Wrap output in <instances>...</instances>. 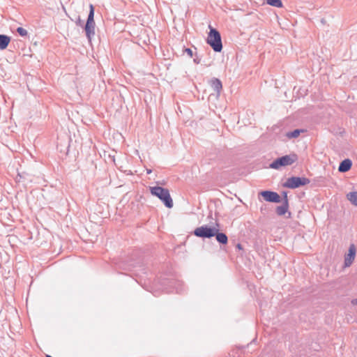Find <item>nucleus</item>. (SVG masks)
I'll use <instances>...</instances> for the list:
<instances>
[{"mask_svg": "<svg viewBox=\"0 0 357 357\" xmlns=\"http://www.w3.org/2000/svg\"><path fill=\"white\" fill-rule=\"evenodd\" d=\"M351 161L349 159L344 160L338 167V170L340 172H346L349 171L351 167Z\"/></svg>", "mask_w": 357, "mask_h": 357, "instance_id": "obj_9", "label": "nucleus"}, {"mask_svg": "<svg viewBox=\"0 0 357 357\" xmlns=\"http://www.w3.org/2000/svg\"><path fill=\"white\" fill-rule=\"evenodd\" d=\"M298 160V156L296 153H291L277 158L271 165L270 167L275 169H278L282 167L291 165Z\"/></svg>", "mask_w": 357, "mask_h": 357, "instance_id": "obj_4", "label": "nucleus"}, {"mask_svg": "<svg viewBox=\"0 0 357 357\" xmlns=\"http://www.w3.org/2000/svg\"><path fill=\"white\" fill-rule=\"evenodd\" d=\"M185 52L192 56V52L190 49H189V48L185 49Z\"/></svg>", "mask_w": 357, "mask_h": 357, "instance_id": "obj_18", "label": "nucleus"}, {"mask_svg": "<svg viewBox=\"0 0 357 357\" xmlns=\"http://www.w3.org/2000/svg\"><path fill=\"white\" fill-rule=\"evenodd\" d=\"M149 190L151 193L158 197L166 207L169 208L173 207V201L167 189L162 187H150Z\"/></svg>", "mask_w": 357, "mask_h": 357, "instance_id": "obj_1", "label": "nucleus"}, {"mask_svg": "<svg viewBox=\"0 0 357 357\" xmlns=\"http://www.w3.org/2000/svg\"><path fill=\"white\" fill-rule=\"evenodd\" d=\"M17 33H18L21 36H27V33H27V31H26L25 29L22 28V27H18V28L17 29Z\"/></svg>", "mask_w": 357, "mask_h": 357, "instance_id": "obj_17", "label": "nucleus"}, {"mask_svg": "<svg viewBox=\"0 0 357 357\" xmlns=\"http://www.w3.org/2000/svg\"><path fill=\"white\" fill-rule=\"evenodd\" d=\"M151 172V170H147V173L150 174Z\"/></svg>", "mask_w": 357, "mask_h": 357, "instance_id": "obj_21", "label": "nucleus"}, {"mask_svg": "<svg viewBox=\"0 0 357 357\" xmlns=\"http://www.w3.org/2000/svg\"><path fill=\"white\" fill-rule=\"evenodd\" d=\"M310 183V180L305 177H296L293 176L289 178L283 184V186L288 188H296L302 185H305Z\"/></svg>", "mask_w": 357, "mask_h": 357, "instance_id": "obj_6", "label": "nucleus"}, {"mask_svg": "<svg viewBox=\"0 0 357 357\" xmlns=\"http://www.w3.org/2000/svg\"><path fill=\"white\" fill-rule=\"evenodd\" d=\"M210 32L207 38V43L213 48L215 52H220L222 49V44L220 33L211 25H209Z\"/></svg>", "mask_w": 357, "mask_h": 357, "instance_id": "obj_2", "label": "nucleus"}, {"mask_svg": "<svg viewBox=\"0 0 357 357\" xmlns=\"http://www.w3.org/2000/svg\"><path fill=\"white\" fill-rule=\"evenodd\" d=\"M285 199L286 200L284 204L282 206H278L276 208V212L279 215H284L288 210V202L287 199V195H285Z\"/></svg>", "mask_w": 357, "mask_h": 357, "instance_id": "obj_12", "label": "nucleus"}, {"mask_svg": "<svg viewBox=\"0 0 357 357\" xmlns=\"http://www.w3.org/2000/svg\"><path fill=\"white\" fill-rule=\"evenodd\" d=\"M85 31L87 38L91 40L95 34L94 8L90 5V12L85 25Z\"/></svg>", "mask_w": 357, "mask_h": 357, "instance_id": "obj_5", "label": "nucleus"}, {"mask_svg": "<svg viewBox=\"0 0 357 357\" xmlns=\"http://www.w3.org/2000/svg\"><path fill=\"white\" fill-rule=\"evenodd\" d=\"M216 240L222 244H227L228 241L227 236L224 233H220L219 231H217V233L215 235Z\"/></svg>", "mask_w": 357, "mask_h": 357, "instance_id": "obj_13", "label": "nucleus"}, {"mask_svg": "<svg viewBox=\"0 0 357 357\" xmlns=\"http://www.w3.org/2000/svg\"><path fill=\"white\" fill-rule=\"evenodd\" d=\"M347 199L354 206H357V192H351L347 195Z\"/></svg>", "mask_w": 357, "mask_h": 357, "instance_id": "obj_14", "label": "nucleus"}, {"mask_svg": "<svg viewBox=\"0 0 357 357\" xmlns=\"http://www.w3.org/2000/svg\"><path fill=\"white\" fill-rule=\"evenodd\" d=\"M356 248L354 244H351L349 248L348 253L344 257V268L349 267L356 257Z\"/></svg>", "mask_w": 357, "mask_h": 357, "instance_id": "obj_7", "label": "nucleus"}, {"mask_svg": "<svg viewBox=\"0 0 357 357\" xmlns=\"http://www.w3.org/2000/svg\"><path fill=\"white\" fill-rule=\"evenodd\" d=\"M352 304L353 305H357V298L356 299H354L351 301Z\"/></svg>", "mask_w": 357, "mask_h": 357, "instance_id": "obj_19", "label": "nucleus"}, {"mask_svg": "<svg viewBox=\"0 0 357 357\" xmlns=\"http://www.w3.org/2000/svg\"><path fill=\"white\" fill-rule=\"evenodd\" d=\"M259 194L267 202L274 203H279L280 202V197L277 192L271 191H261Z\"/></svg>", "mask_w": 357, "mask_h": 357, "instance_id": "obj_8", "label": "nucleus"}, {"mask_svg": "<svg viewBox=\"0 0 357 357\" xmlns=\"http://www.w3.org/2000/svg\"><path fill=\"white\" fill-rule=\"evenodd\" d=\"M211 85L214 91H215L218 94L222 89V85L220 80L217 78H214L211 81Z\"/></svg>", "mask_w": 357, "mask_h": 357, "instance_id": "obj_10", "label": "nucleus"}, {"mask_svg": "<svg viewBox=\"0 0 357 357\" xmlns=\"http://www.w3.org/2000/svg\"><path fill=\"white\" fill-rule=\"evenodd\" d=\"M220 231V227L218 223H215L213 227L204 225L196 228L194 231V234L200 238H211L215 236L217 231Z\"/></svg>", "mask_w": 357, "mask_h": 357, "instance_id": "obj_3", "label": "nucleus"}, {"mask_svg": "<svg viewBox=\"0 0 357 357\" xmlns=\"http://www.w3.org/2000/svg\"><path fill=\"white\" fill-rule=\"evenodd\" d=\"M303 130H298V129H296L295 130H294L293 132H289L286 134V136L289 138V139H291V138H296L298 137L300 134L301 132H303Z\"/></svg>", "mask_w": 357, "mask_h": 357, "instance_id": "obj_15", "label": "nucleus"}, {"mask_svg": "<svg viewBox=\"0 0 357 357\" xmlns=\"http://www.w3.org/2000/svg\"><path fill=\"white\" fill-rule=\"evenodd\" d=\"M266 3L272 6L277 8L282 7V3L280 0H266Z\"/></svg>", "mask_w": 357, "mask_h": 357, "instance_id": "obj_16", "label": "nucleus"}, {"mask_svg": "<svg viewBox=\"0 0 357 357\" xmlns=\"http://www.w3.org/2000/svg\"><path fill=\"white\" fill-rule=\"evenodd\" d=\"M10 41V38L6 35H0V49L5 50Z\"/></svg>", "mask_w": 357, "mask_h": 357, "instance_id": "obj_11", "label": "nucleus"}, {"mask_svg": "<svg viewBox=\"0 0 357 357\" xmlns=\"http://www.w3.org/2000/svg\"><path fill=\"white\" fill-rule=\"evenodd\" d=\"M236 247H237V248H238V249H239V250H241V249H242V246H241V244H238V245H236Z\"/></svg>", "mask_w": 357, "mask_h": 357, "instance_id": "obj_20", "label": "nucleus"}]
</instances>
